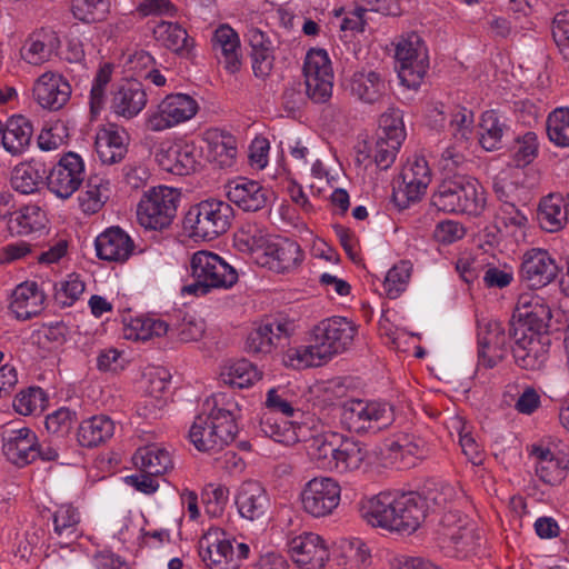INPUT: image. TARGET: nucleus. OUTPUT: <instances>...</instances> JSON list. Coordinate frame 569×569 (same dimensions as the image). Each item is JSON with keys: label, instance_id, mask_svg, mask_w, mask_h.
<instances>
[{"label": "nucleus", "instance_id": "nucleus-1", "mask_svg": "<svg viewBox=\"0 0 569 569\" xmlns=\"http://www.w3.org/2000/svg\"><path fill=\"white\" fill-rule=\"evenodd\" d=\"M427 511L426 499L413 491L400 495L380 492L359 502V512L368 525L396 531H416Z\"/></svg>", "mask_w": 569, "mask_h": 569}, {"label": "nucleus", "instance_id": "nucleus-2", "mask_svg": "<svg viewBox=\"0 0 569 569\" xmlns=\"http://www.w3.org/2000/svg\"><path fill=\"white\" fill-rule=\"evenodd\" d=\"M357 329L343 317L321 320L311 331V343L293 349L289 360L297 361L296 367H320L333 356L345 352L352 345ZM295 366V363H291Z\"/></svg>", "mask_w": 569, "mask_h": 569}, {"label": "nucleus", "instance_id": "nucleus-3", "mask_svg": "<svg viewBox=\"0 0 569 569\" xmlns=\"http://www.w3.org/2000/svg\"><path fill=\"white\" fill-rule=\"evenodd\" d=\"M224 398L214 396L213 408L207 415H198L190 428V441L199 451L217 453L231 443L239 431L240 408L231 400L224 403Z\"/></svg>", "mask_w": 569, "mask_h": 569}, {"label": "nucleus", "instance_id": "nucleus-4", "mask_svg": "<svg viewBox=\"0 0 569 569\" xmlns=\"http://www.w3.org/2000/svg\"><path fill=\"white\" fill-rule=\"evenodd\" d=\"M194 282L184 287V291L194 296H206L212 289H229L238 281V272L214 252L200 250L190 259Z\"/></svg>", "mask_w": 569, "mask_h": 569}, {"label": "nucleus", "instance_id": "nucleus-5", "mask_svg": "<svg viewBox=\"0 0 569 569\" xmlns=\"http://www.w3.org/2000/svg\"><path fill=\"white\" fill-rule=\"evenodd\" d=\"M234 212L222 200L207 199L193 204L183 219V229L196 239L213 240L228 231Z\"/></svg>", "mask_w": 569, "mask_h": 569}, {"label": "nucleus", "instance_id": "nucleus-6", "mask_svg": "<svg viewBox=\"0 0 569 569\" xmlns=\"http://www.w3.org/2000/svg\"><path fill=\"white\" fill-rule=\"evenodd\" d=\"M393 419V408L385 401L349 399L340 409V423L358 435L376 433L389 427Z\"/></svg>", "mask_w": 569, "mask_h": 569}, {"label": "nucleus", "instance_id": "nucleus-7", "mask_svg": "<svg viewBox=\"0 0 569 569\" xmlns=\"http://www.w3.org/2000/svg\"><path fill=\"white\" fill-rule=\"evenodd\" d=\"M180 192L177 189L158 186L146 191L137 207L139 223L150 230L168 228L176 214Z\"/></svg>", "mask_w": 569, "mask_h": 569}, {"label": "nucleus", "instance_id": "nucleus-8", "mask_svg": "<svg viewBox=\"0 0 569 569\" xmlns=\"http://www.w3.org/2000/svg\"><path fill=\"white\" fill-rule=\"evenodd\" d=\"M396 59L401 83L409 89H417L429 68L428 53L421 37L416 32L401 36L396 44Z\"/></svg>", "mask_w": 569, "mask_h": 569}, {"label": "nucleus", "instance_id": "nucleus-9", "mask_svg": "<svg viewBox=\"0 0 569 569\" xmlns=\"http://www.w3.org/2000/svg\"><path fill=\"white\" fill-rule=\"evenodd\" d=\"M306 92L316 103H325L332 96L333 70L325 49H310L303 62Z\"/></svg>", "mask_w": 569, "mask_h": 569}, {"label": "nucleus", "instance_id": "nucleus-10", "mask_svg": "<svg viewBox=\"0 0 569 569\" xmlns=\"http://www.w3.org/2000/svg\"><path fill=\"white\" fill-rule=\"evenodd\" d=\"M552 318L551 308L545 298L523 293L519 297L509 329L521 328L522 332L535 336H549L550 321Z\"/></svg>", "mask_w": 569, "mask_h": 569}, {"label": "nucleus", "instance_id": "nucleus-11", "mask_svg": "<svg viewBox=\"0 0 569 569\" xmlns=\"http://www.w3.org/2000/svg\"><path fill=\"white\" fill-rule=\"evenodd\" d=\"M296 329L295 321L283 316L267 317L248 333L244 349L251 355H267L284 347Z\"/></svg>", "mask_w": 569, "mask_h": 569}, {"label": "nucleus", "instance_id": "nucleus-12", "mask_svg": "<svg viewBox=\"0 0 569 569\" xmlns=\"http://www.w3.org/2000/svg\"><path fill=\"white\" fill-rule=\"evenodd\" d=\"M341 488L337 480L329 477H316L301 490L302 509L315 518L331 515L339 506Z\"/></svg>", "mask_w": 569, "mask_h": 569}, {"label": "nucleus", "instance_id": "nucleus-13", "mask_svg": "<svg viewBox=\"0 0 569 569\" xmlns=\"http://www.w3.org/2000/svg\"><path fill=\"white\" fill-rule=\"evenodd\" d=\"M84 163L76 152H68L52 167L46 177L50 192L61 199H69L84 180Z\"/></svg>", "mask_w": 569, "mask_h": 569}, {"label": "nucleus", "instance_id": "nucleus-14", "mask_svg": "<svg viewBox=\"0 0 569 569\" xmlns=\"http://www.w3.org/2000/svg\"><path fill=\"white\" fill-rule=\"evenodd\" d=\"M509 329V337L513 340L511 347L515 362L525 370H541L548 360L551 340L549 336H535Z\"/></svg>", "mask_w": 569, "mask_h": 569}, {"label": "nucleus", "instance_id": "nucleus-15", "mask_svg": "<svg viewBox=\"0 0 569 569\" xmlns=\"http://www.w3.org/2000/svg\"><path fill=\"white\" fill-rule=\"evenodd\" d=\"M519 273L521 282L537 290L557 278L559 267L547 250L532 248L523 254Z\"/></svg>", "mask_w": 569, "mask_h": 569}, {"label": "nucleus", "instance_id": "nucleus-16", "mask_svg": "<svg viewBox=\"0 0 569 569\" xmlns=\"http://www.w3.org/2000/svg\"><path fill=\"white\" fill-rule=\"evenodd\" d=\"M198 102L184 93L167 96L159 104V111L148 120V128L152 131H161L184 122L198 112Z\"/></svg>", "mask_w": 569, "mask_h": 569}, {"label": "nucleus", "instance_id": "nucleus-17", "mask_svg": "<svg viewBox=\"0 0 569 569\" xmlns=\"http://www.w3.org/2000/svg\"><path fill=\"white\" fill-rule=\"evenodd\" d=\"M223 191L230 202L248 212L263 209L272 194L269 188L246 177L229 180L223 186Z\"/></svg>", "mask_w": 569, "mask_h": 569}, {"label": "nucleus", "instance_id": "nucleus-18", "mask_svg": "<svg viewBox=\"0 0 569 569\" xmlns=\"http://www.w3.org/2000/svg\"><path fill=\"white\" fill-rule=\"evenodd\" d=\"M508 339L510 337L500 321L479 323L478 363L489 369L496 367L505 358Z\"/></svg>", "mask_w": 569, "mask_h": 569}, {"label": "nucleus", "instance_id": "nucleus-19", "mask_svg": "<svg viewBox=\"0 0 569 569\" xmlns=\"http://www.w3.org/2000/svg\"><path fill=\"white\" fill-rule=\"evenodd\" d=\"M212 52L223 69L230 74L242 67L241 42L238 32L229 24H220L211 37Z\"/></svg>", "mask_w": 569, "mask_h": 569}, {"label": "nucleus", "instance_id": "nucleus-20", "mask_svg": "<svg viewBox=\"0 0 569 569\" xmlns=\"http://www.w3.org/2000/svg\"><path fill=\"white\" fill-rule=\"evenodd\" d=\"M71 86L60 73L47 71L33 86V96L44 109L57 111L67 104L71 97Z\"/></svg>", "mask_w": 569, "mask_h": 569}, {"label": "nucleus", "instance_id": "nucleus-21", "mask_svg": "<svg viewBox=\"0 0 569 569\" xmlns=\"http://www.w3.org/2000/svg\"><path fill=\"white\" fill-rule=\"evenodd\" d=\"M199 555L209 569H234L232 541L220 529H211L200 539Z\"/></svg>", "mask_w": 569, "mask_h": 569}, {"label": "nucleus", "instance_id": "nucleus-22", "mask_svg": "<svg viewBox=\"0 0 569 569\" xmlns=\"http://www.w3.org/2000/svg\"><path fill=\"white\" fill-rule=\"evenodd\" d=\"M37 439L30 428H6L2 431V451L13 465L27 466L36 460Z\"/></svg>", "mask_w": 569, "mask_h": 569}, {"label": "nucleus", "instance_id": "nucleus-23", "mask_svg": "<svg viewBox=\"0 0 569 569\" xmlns=\"http://www.w3.org/2000/svg\"><path fill=\"white\" fill-rule=\"evenodd\" d=\"M291 558L301 569H322L329 559V551L317 533H305L290 542Z\"/></svg>", "mask_w": 569, "mask_h": 569}, {"label": "nucleus", "instance_id": "nucleus-24", "mask_svg": "<svg viewBox=\"0 0 569 569\" xmlns=\"http://www.w3.org/2000/svg\"><path fill=\"white\" fill-rule=\"evenodd\" d=\"M147 101L143 84L136 79H126L112 92L111 109L117 116L131 119L144 109Z\"/></svg>", "mask_w": 569, "mask_h": 569}, {"label": "nucleus", "instance_id": "nucleus-25", "mask_svg": "<svg viewBox=\"0 0 569 569\" xmlns=\"http://www.w3.org/2000/svg\"><path fill=\"white\" fill-rule=\"evenodd\" d=\"M160 168L177 176L194 172L199 166V154L196 144H169L156 154Z\"/></svg>", "mask_w": 569, "mask_h": 569}, {"label": "nucleus", "instance_id": "nucleus-26", "mask_svg": "<svg viewBox=\"0 0 569 569\" xmlns=\"http://www.w3.org/2000/svg\"><path fill=\"white\" fill-rule=\"evenodd\" d=\"M236 505L242 518L253 521L267 516L270 499L259 482L249 480L239 487Z\"/></svg>", "mask_w": 569, "mask_h": 569}, {"label": "nucleus", "instance_id": "nucleus-27", "mask_svg": "<svg viewBox=\"0 0 569 569\" xmlns=\"http://www.w3.org/2000/svg\"><path fill=\"white\" fill-rule=\"evenodd\" d=\"M97 256L101 260L123 262L132 253L131 238L119 227H112L99 234L94 241Z\"/></svg>", "mask_w": 569, "mask_h": 569}, {"label": "nucleus", "instance_id": "nucleus-28", "mask_svg": "<svg viewBox=\"0 0 569 569\" xmlns=\"http://www.w3.org/2000/svg\"><path fill=\"white\" fill-rule=\"evenodd\" d=\"M60 48L58 34L50 29H40L26 40L21 57L29 64L40 66L50 60Z\"/></svg>", "mask_w": 569, "mask_h": 569}, {"label": "nucleus", "instance_id": "nucleus-29", "mask_svg": "<svg viewBox=\"0 0 569 569\" xmlns=\"http://www.w3.org/2000/svg\"><path fill=\"white\" fill-rule=\"evenodd\" d=\"M264 264L277 272H288L296 269L303 260V251L299 243L289 238H280L271 241L263 254Z\"/></svg>", "mask_w": 569, "mask_h": 569}, {"label": "nucleus", "instance_id": "nucleus-30", "mask_svg": "<svg viewBox=\"0 0 569 569\" xmlns=\"http://www.w3.org/2000/svg\"><path fill=\"white\" fill-rule=\"evenodd\" d=\"M351 93L365 103L379 102L387 92V81L377 70L365 69L356 71L350 78Z\"/></svg>", "mask_w": 569, "mask_h": 569}, {"label": "nucleus", "instance_id": "nucleus-31", "mask_svg": "<svg viewBox=\"0 0 569 569\" xmlns=\"http://www.w3.org/2000/svg\"><path fill=\"white\" fill-rule=\"evenodd\" d=\"M113 433L114 423L108 416H93L80 422L77 440L81 447L93 448L106 442Z\"/></svg>", "mask_w": 569, "mask_h": 569}, {"label": "nucleus", "instance_id": "nucleus-32", "mask_svg": "<svg viewBox=\"0 0 569 569\" xmlns=\"http://www.w3.org/2000/svg\"><path fill=\"white\" fill-rule=\"evenodd\" d=\"M154 39L164 48L181 56H188L193 48V39L177 22L160 21L153 28Z\"/></svg>", "mask_w": 569, "mask_h": 569}, {"label": "nucleus", "instance_id": "nucleus-33", "mask_svg": "<svg viewBox=\"0 0 569 569\" xmlns=\"http://www.w3.org/2000/svg\"><path fill=\"white\" fill-rule=\"evenodd\" d=\"M111 193L110 181L98 174L90 176L83 190L78 196V202L84 214H94L102 209Z\"/></svg>", "mask_w": 569, "mask_h": 569}, {"label": "nucleus", "instance_id": "nucleus-34", "mask_svg": "<svg viewBox=\"0 0 569 569\" xmlns=\"http://www.w3.org/2000/svg\"><path fill=\"white\" fill-rule=\"evenodd\" d=\"M11 309L18 319L29 320L37 316L43 302V292L39 290L37 282H24L13 291Z\"/></svg>", "mask_w": 569, "mask_h": 569}, {"label": "nucleus", "instance_id": "nucleus-35", "mask_svg": "<svg viewBox=\"0 0 569 569\" xmlns=\"http://www.w3.org/2000/svg\"><path fill=\"white\" fill-rule=\"evenodd\" d=\"M458 213L481 214L486 208V196L482 186L477 180L467 177H458Z\"/></svg>", "mask_w": 569, "mask_h": 569}, {"label": "nucleus", "instance_id": "nucleus-36", "mask_svg": "<svg viewBox=\"0 0 569 569\" xmlns=\"http://www.w3.org/2000/svg\"><path fill=\"white\" fill-rule=\"evenodd\" d=\"M53 532L60 539L61 546L74 542L80 536V512L70 503L58 507L52 515Z\"/></svg>", "mask_w": 569, "mask_h": 569}, {"label": "nucleus", "instance_id": "nucleus-37", "mask_svg": "<svg viewBox=\"0 0 569 569\" xmlns=\"http://www.w3.org/2000/svg\"><path fill=\"white\" fill-rule=\"evenodd\" d=\"M133 462L141 472L160 476L173 467L169 451L158 445L139 448L133 455Z\"/></svg>", "mask_w": 569, "mask_h": 569}, {"label": "nucleus", "instance_id": "nucleus-38", "mask_svg": "<svg viewBox=\"0 0 569 569\" xmlns=\"http://www.w3.org/2000/svg\"><path fill=\"white\" fill-rule=\"evenodd\" d=\"M46 220V213L40 207L24 206L11 213L8 220V230L11 236H28L43 229Z\"/></svg>", "mask_w": 569, "mask_h": 569}, {"label": "nucleus", "instance_id": "nucleus-39", "mask_svg": "<svg viewBox=\"0 0 569 569\" xmlns=\"http://www.w3.org/2000/svg\"><path fill=\"white\" fill-rule=\"evenodd\" d=\"M123 323L124 337L136 341L161 337L169 330V325L166 321L147 316H138L129 320L124 318Z\"/></svg>", "mask_w": 569, "mask_h": 569}, {"label": "nucleus", "instance_id": "nucleus-40", "mask_svg": "<svg viewBox=\"0 0 569 569\" xmlns=\"http://www.w3.org/2000/svg\"><path fill=\"white\" fill-rule=\"evenodd\" d=\"M562 202L563 198L555 194H549L540 201L537 219L541 229L547 232H557L568 223Z\"/></svg>", "mask_w": 569, "mask_h": 569}, {"label": "nucleus", "instance_id": "nucleus-41", "mask_svg": "<svg viewBox=\"0 0 569 569\" xmlns=\"http://www.w3.org/2000/svg\"><path fill=\"white\" fill-rule=\"evenodd\" d=\"M340 457L336 461L339 473L358 470L368 457V451L361 442L340 433L337 441Z\"/></svg>", "mask_w": 569, "mask_h": 569}, {"label": "nucleus", "instance_id": "nucleus-42", "mask_svg": "<svg viewBox=\"0 0 569 569\" xmlns=\"http://www.w3.org/2000/svg\"><path fill=\"white\" fill-rule=\"evenodd\" d=\"M223 383L233 388H249L261 378L258 368L247 359H239L228 366L220 375Z\"/></svg>", "mask_w": 569, "mask_h": 569}, {"label": "nucleus", "instance_id": "nucleus-43", "mask_svg": "<svg viewBox=\"0 0 569 569\" xmlns=\"http://www.w3.org/2000/svg\"><path fill=\"white\" fill-rule=\"evenodd\" d=\"M270 243L267 232L256 223L247 222L234 233V246L241 252L264 254Z\"/></svg>", "mask_w": 569, "mask_h": 569}, {"label": "nucleus", "instance_id": "nucleus-44", "mask_svg": "<svg viewBox=\"0 0 569 569\" xmlns=\"http://www.w3.org/2000/svg\"><path fill=\"white\" fill-rule=\"evenodd\" d=\"M42 182L43 176L33 160L20 162L11 171L10 184L13 190L22 194H31L38 191Z\"/></svg>", "mask_w": 569, "mask_h": 569}, {"label": "nucleus", "instance_id": "nucleus-45", "mask_svg": "<svg viewBox=\"0 0 569 569\" xmlns=\"http://www.w3.org/2000/svg\"><path fill=\"white\" fill-rule=\"evenodd\" d=\"M340 439V433L328 432L313 437L308 447V455L317 466L323 470L332 468L331 452L338 449L337 441Z\"/></svg>", "mask_w": 569, "mask_h": 569}, {"label": "nucleus", "instance_id": "nucleus-46", "mask_svg": "<svg viewBox=\"0 0 569 569\" xmlns=\"http://www.w3.org/2000/svg\"><path fill=\"white\" fill-rule=\"evenodd\" d=\"M411 272L412 264L408 260L399 261L387 272L383 288L389 299H397L407 289Z\"/></svg>", "mask_w": 569, "mask_h": 569}, {"label": "nucleus", "instance_id": "nucleus-47", "mask_svg": "<svg viewBox=\"0 0 569 569\" xmlns=\"http://www.w3.org/2000/svg\"><path fill=\"white\" fill-rule=\"evenodd\" d=\"M110 10V0H72L73 17L84 23H93L106 19Z\"/></svg>", "mask_w": 569, "mask_h": 569}, {"label": "nucleus", "instance_id": "nucleus-48", "mask_svg": "<svg viewBox=\"0 0 569 569\" xmlns=\"http://www.w3.org/2000/svg\"><path fill=\"white\" fill-rule=\"evenodd\" d=\"M111 74L112 66L109 63L101 66L96 73L89 97L90 112L93 116L99 114L106 104L107 87L111 81Z\"/></svg>", "mask_w": 569, "mask_h": 569}, {"label": "nucleus", "instance_id": "nucleus-49", "mask_svg": "<svg viewBox=\"0 0 569 569\" xmlns=\"http://www.w3.org/2000/svg\"><path fill=\"white\" fill-rule=\"evenodd\" d=\"M378 130L381 141L395 140L396 142H402L407 137L402 112L398 109H389L382 113Z\"/></svg>", "mask_w": 569, "mask_h": 569}, {"label": "nucleus", "instance_id": "nucleus-50", "mask_svg": "<svg viewBox=\"0 0 569 569\" xmlns=\"http://www.w3.org/2000/svg\"><path fill=\"white\" fill-rule=\"evenodd\" d=\"M199 158L219 169L231 168L237 160V144H204L200 147Z\"/></svg>", "mask_w": 569, "mask_h": 569}, {"label": "nucleus", "instance_id": "nucleus-51", "mask_svg": "<svg viewBox=\"0 0 569 569\" xmlns=\"http://www.w3.org/2000/svg\"><path fill=\"white\" fill-rule=\"evenodd\" d=\"M402 182L393 188L391 200L399 210H403L412 202H417L425 194L427 187H420L411 177L401 173Z\"/></svg>", "mask_w": 569, "mask_h": 569}, {"label": "nucleus", "instance_id": "nucleus-52", "mask_svg": "<svg viewBox=\"0 0 569 569\" xmlns=\"http://www.w3.org/2000/svg\"><path fill=\"white\" fill-rule=\"evenodd\" d=\"M458 177L442 181L431 197V204L440 211L458 213Z\"/></svg>", "mask_w": 569, "mask_h": 569}, {"label": "nucleus", "instance_id": "nucleus-53", "mask_svg": "<svg viewBox=\"0 0 569 569\" xmlns=\"http://www.w3.org/2000/svg\"><path fill=\"white\" fill-rule=\"evenodd\" d=\"M546 130L550 142H569V108L559 107L550 112Z\"/></svg>", "mask_w": 569, "mask_h": 569}, {"label": "nucleus", "instance_id": "nucleus-54", "mask_svg": "<svg viewBox=\"0 0 569 569\" xmlns=\"http://www.w3.org/2000/svg\"><path fill=\"white\" fill-rule=\"evenodd\" d=\"M77 422V412L67 407H61L46 417L47 430L60 438L68 436Z\"/></svg>", "mask_w": 569, "mask_h": 569}, {"label": "nucleus", "instance_id": "nucleus-55", "mask_svg": "<svg viewBox=\"0 0 569 569\" xmlns=\"http://www.w3.org/2000/svg\"><path fill=\"white\" fill-rule=\"evenodd\" d=\"M421 495L422 499H426L427 510H429L430 507L446 509L455 500L457 492L449 483L431 482L423 487Z\"/></svg>", "mask_w": 569, "mask_h": 569}, {"label": "nucleus", "instance_id": "nucleus-56", "mask_svg": "<svg viewBox=\"0 0 569 569\" xmlns=\"http://www.w3.org/2000/svg\"><path fill=\"white\" fill-rule=\"evenodd\" d=\"M33 133L31 121L21 114L10 117L4 123L1 142H30Z\"/></svg>", "mask_w": 569, "mask_h": 569}, {"label": "nucleus", "instance_id": "nucleus-57", "mask_svg": "<svg viewBox=\"0 0 569 569\" xmlns=\"http://www.w3.org/2000/svg\"><path fill=\"white\" fill-rule=\"evenodd\" d=\"M481 138L499 141L510 130L506 119L496 110H487L481 114L480 123Z\"/></svg>", "mask_w": 569, "mask_h": 569}, {"label": "nucleus", "instance_id": "nucleus-58", "mask_svg": "<svg viewBox=\"0 0 569 569\" xmlns=\"http://www.w3.org/2000/svg\"><path fill=\"white\" fill-rule=\"evenodd\" d=\"M475 117L473 112L465 107H457L450 120V130L457 140L472 139Z\"/></svg>", "mask_w": 569, "mask_h": 569}, {"label": "nucleus", "instance_id": "nucleus-59", "mask_svg": "<svg viewBox=\"0 0 569 569\" xmlns=\"http://www.w3.org/2000/svg\"><path fill=\"white\" fill-rule=\"evenodd\" d=\"M136 13L140 18L168 17L174 18L178 8L171 0H141L136 7Z\"/></svg>", "mask_w": 569, "mask_h": 569}, {"label": "nucleus", "instance_id": "nucleus-60", "mask_svg": "<svg viewBox=\"0 0 569 569\" xmlns=\"http://www.w3.org/2000/svg\"><path fill=\"white\" fill-rule=\"evenodd\" d=\"M536 475L542 482L557 486L567 477V463L555 457L543 465H536Z\"/></svg>", "mask_w": 569, "mask_h": 569}, {"label": "nucleus", "instance_id": "nucleus-61", "mask_svg": "<svg viewBox=\"0 0 569 569\" xmlns=\"http://www.w3.org/2000/svg\"><path fill=\"white\" fill-rule=\"evenodd\" d=\"M84 291V283L76 274L56 284V300L63 306H71Z\"/></svg>", "mask_w": 569, "mask_h": 569}, {"label": "nucleus", "instance_id": "nucleus-62", "mask_svg": "<svg viewBox=\"0 0 569 569\" xmlns=\"http://www.w3.org/2000/svg\"><path fill=\"white\" fill-rule=\"evenodd\" d=\"M551 31L560 53L569 61V11L559 12L555 16Z\"/></svg>", "mask_w": 569, "mask_h": 569}, {"label": "nucleus", "instance_id": "nucleus-63", "mask_svg": "<svg viewBox=\"0 0 569 569\" xmlns=\"http://www.w3.org/2000/svg\"><path fill=\"white\" fill-rule=\"evenodd\" d=\"M260 431L274 440L276 442L286 443L291 439V428L288 427L286 421H278V419L264 413L259 425Z\"/></svg>", "mask_w": 569, "mask_h": 569}, {"label": "nucleus", "instance_id": "nucleus-64", "mask_svg": "<svg viewBox=\"0 0 569 569\" xmlns=\"http://www.w3.org/2000/svg\"><path fill=\"white\" fill-rule=\"evenodd\" d=\"M466 234L465 227L452 220H446L439 222L433 231V238L436 241L442 244H450L460 239H462Z\"/></svg>", "mask_w": 569, "mask_h": 569}]
</instances>
